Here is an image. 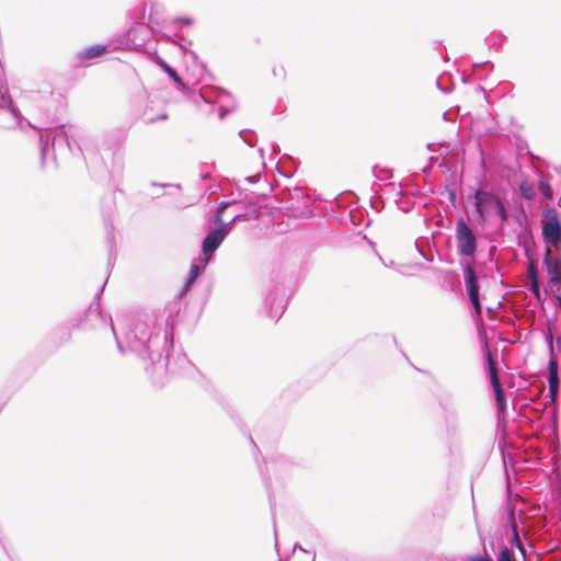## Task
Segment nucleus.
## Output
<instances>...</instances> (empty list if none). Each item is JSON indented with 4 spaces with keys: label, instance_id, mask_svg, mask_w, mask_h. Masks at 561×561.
<instances>
[{
    "label": "nucleus",
    "instance_id": "31",
    "mask_svg": "<svg viewBox=\"0 0 561 561\" xmlns=\"http://www.w3.org/2000/svg\"><path fill=\"white\" fill-rule=\"evenodd\" d=\"M173 23L174 24L182 23L185 25H191L193 23V20L191 18H178L173 21Z\"/></svg>",
    "mask_w": 561,
    "mask_h": 561
},
{
    "label": "nucleus",
    "instance_id": "35",
    "mask_svg": "<svg viewBox=\"0 0 561 561\" xmlns=\"http://www.w3.org/2000/svg\"><path fill=\"white\" fill-rule=\"evenodd\" d=\"M294 193H295L296 197H299L300 195H302V194H304V192H302V190H301V188H295V192H294Z\"/></svg>",
    "mask_w": 561,
    "mask_h": 561
},
{
    "label": "nucleus",
    "instance_id": "7",
    "mask_svg": "<svg viewBox=\"0 0 561 561\" xmlns=\"http://www.w3.org/2000/svg\"><path fill=\"white\" fill-rule=\"evenodd\" d=\"M264 307L271 319L278 320L286 308L285 289L279 285L268 289L264 297Z\"/></svg>",
    "mask_w": 561,
    "mask_h": 561
},
{
    "label": "nucleus",
    "instance_id": "27",
    "mask_svg": "<svg viewBox=\"0 0 561 561\" xmlns=\"http://www.w3.org/2000/svg\"><path fill=\"white\" fill-rule=\"evenodd\" d=\"M504 41V36L501 34H491L485 38L486 45H501Z\"/></svg>",
    "mask_w": 561,
    "mask_h": 561
},
{
    "label": "nucleus",
    "instance_id": "14",
    "mask_svg": "<svg viewBox=\"0 0 561 561\" xmlns=\"http://www.w3.org/2000/svg\"><path fill=\"white\" fill-rule=\"evenodd\" d=\"M450 561H494L491 556L488 553L485 547L483 548V553H477L467 557L466 559L458 560L457 558L450 559ZM496 561H517L514 551L507 546H501L500 551L496 557Z\"/></svg>",
    "mask_w": 561,
    "mask_h": 561
},
{
    "label": "nucleus",
    "instance_id": "21",
    "mask_svg": "<svg viewBox=\"0 0 561 561\" xmlns=\"http://www.w3.org/2000/svg\"><path fill=\"white\" fill-rule=\"evenodd\" d=\"M157 64L162 68V70L168 73V76L176 83L179 87H184L183 80L178 75V72L167 64L162 58H157Z\"/></svg>",
    "mask_w": 561,
    "mask_h": 561
},
{
    "label": "nucleus",
    "instance_id": "28",
    "mask_svg": "<svg viewBox=\"0 0 561 561\" xmlns=\"http://www.w3.org/2000/svg\"><path fill=\"white\" fill-rule=\"evenodd\" d=\"M529 290L538 299H541L540 283L539 280L530 282Z\"/></svg>",
    "mask_w": 561,
    "mask_h": 561
},
{
    "label": "nucleus",
    "instance_id": "40",
    "mask_svg": "<svg viewBox=\"0 0 561 561\" xmlns=\"http://www.w3.org/2000/svg\"><path fill=\"white\" fill-rule=\"evenodd\" d=\"M167 118V114H162L158 117V119H165Z\"/></svg>",
    "mask_w": 561,
    "mask_h": 561
},
{
    "label": "nucleus",
    "instance_id": "16",
    "mask_svg": "<svg viewBox=\"0 0 561 561\" xmlns=\"http://www.w3.org/2000/svg\"><path fill=\"white\" fill-rule=\"evenodd\" d=\"M463 279L469 299L477 300L479 297L478 277L474 268L470 264L463 266Z\"/></svg>",
    "mask_w": 561,
    "mask_h": 561
},
{
    "label": "nucleus",
    "instance_id": "41",
    "mask_svg": "<svg viewBox=\"0 0 561 561\" xmlns=\"http://www.w3.org/2000/svg\"><path fill=\"white\" fill-rule=\"evenodd\" d=\"M477 91H484V89L481 85H478Z\"/></svg>",
    "mask_w": 561,
    "mask_h": 561
},
{
    "label": "nucleus",
    "instance_id": "18",
    "mask_svg": "<svg viewBox=\"0 0 561 561\" xmlns=\"http://www.w3.org/2000/svg\"><path fill=\"white\" fill-rule=\"evenodd\" d=\"M300 536L305 540L306 543L312 546H323L324 540L320 536L319 531L312 526H304L300 529Z\"/></svg>",
    "mask_w": 561,
    "mask_h": 561
},
{
    "label": "nucleus",
    "instance_id": "30",
    "mask_svg": "<svg viewBox=\"0 0 561 561\" xmlns=\"http://www.w3.org/2000/svg\"><path fill=\"white\" fill-rule=\"evenodd\" d=\"M473 308H474V311H476V314L478 317L481 316V312H482V307H481V304H480V300H479V297L477 298V300H470Z\"/></svg>",
    "mask_w": 561,
    "mask_h": 561
},
{
    "label": "nucleus",
    "instance_id": "29",
    "mask_svg": "<svg viewBox=\"0 0 561 561\" xmlns=\"http://www.w3.org/2000/svg\"><path fill=\"white\" fill-rule=\"evenodd\" d=\"M296 550L312 554V561H316V551L313 549H306L300 543L297 542L294 545L293 552H295Z\"/></svg>",
    "mask_w": 561,
    "mask_h": 561
},
{
    "label": "nucleus",
    "instance_id": "6",
    "mask_svg": "<svg viewBox=\"0 0 561 561\" xmlns=\"http://www.w3.org/2000/svg\"><path fill=\"white\" fill-rule=\"evenodd\" d=\"M0 127L4 129L19 128L21 130H25L26 128L35 129V127L21 115L19 108L13 105L10 95H8V103L0 106Z\"/></svg>",
    "mask_w": 561,
    "mask_h": 561
},
{
    "label": "nucleus",
    "instance_id": "37",
    "mask_svg": "<svg viewBox=\"0 0 561 561\" xmlns=\"http://www.w3.org/2000/svg\"><path fill=\"white\" fill-rule=\"evenodd\" d=\"M201 178H202L203 180H207V179H209V178H210V173H208V172H207V173H203V174H201Z\"/></svg>",
    "mask_w": 561,
    "mask_h": 561
},
{
    "label": "nucleus",
    "instance_id": "10",
    "mask_svg": "<svg viewBox=\"0 0 561 561\" xmlns=\"http://www.w3.org/2000/svg\"><path fill=\"white\" fill-rule=\"evenodd\" d=\"M229 234V228L217 227L211 229L202 243V251L204 256L211 257L214 252L220 247L222 241Z\"/></svg>",
    "mask_w": 561,
    "mask_h": 561
},
{
    "label": "nucleus",
    "instance_id": "34",
    "mask_svg": "<svg viewBox=\"0 0 561 561\" xmlns=\"http://www.w3.org/2000/svg\"><path fill=\"white\" fill-rule=\"evenodd\" d=\"M442 80H443V78H439V79L437 80V87H438V89H440L443 92L448 93V92H449V90H448V89H445V88H443V87H442Z\"/></svg>",
    "mask_w": 561,
    "mask_h": 561
},
{
    "label": "nucleus",
    "instance_id": "4",
    "mask_svg": "<svg viewBox=\"0 0 561 561\" xmlns=\"http://www.w3.org/2000/svg\"><path fill=\"white\" fill-rule=\"evenodd\" d=\"M105 284L106 283H104L103 286L96 291V294L94 296V299L90 304V306L87 309V311L84 312L83 318L71 319L70 322H71L72 327H80V325H82L85 329H98V328H101V327L110 325L111 331H112L113 335L116 339L117 347H118L119 352L123 353L124 352L123 345H122V342L119 341V339H118V336L116 334V330H115V327H114V324L112 322V319L110 317L103 314L102 311H101L100 297H101V294L104 290Z\"/></svg>",
    "mask_w": 561,
    "mask_h": 561
},
{
    "label": "nucleus",
    "instance_id": "39",
    "mask_svg": "<svg viewBox=\"0 0 561 561\" xmlns=\"http://www.w3.org/2000/svg\"><path fill=\"white\" fill-rule=\"evenodd\" d=\"M194 59H197V55L194 51L188 53Z\"/></svg>",
    "mask_w": 561,
    "mask_h": 561
},
{
    "label": "nucleus",
    "instance_id": "36",
    "mask_svg": "<svg viewBox=\"0 0 561 561\" xmlns=\"http://www.w3.org/2000/svg\"><path fill=\"white\" fill-rule=\"evenodd\" d=\"M274 535H275V548L276 550L278 549V542H277V533H276V527L274 526Z\"/></svg>",
    "mask_w": 561,
    "mask_h": 561
},
{
    "label": "nucleus",
    "instance_id": "43",
    "mask_svg": "<svg viewBox=\"0 0 561 561\" xmlns=\"http://www.w3.org/2000/svg\"><path fill=\"white\" fill-rule=\"evenodd\" d=\"M110 243H111V248H112L113 247V237H111Z\"/></svg>",
    "mask_w": 561,
    "mask_h": 561
},
{
    "label": "nucleus",
    "instance_id": "13",
    "mask_svg": "<svg viewBox=\"0 0 561 561\" xmlns=\"http://www.w3.org/2000/svg\"><path fill=\"white\" fill-rule=\"evenodd\" d=\"M547 343H548L549 353H550V359H549V364H548L549 392H550L551 399L554 400L559 392L560 380H559V375H558V363L553 358V337H552L551 333H549L547 335Z\"/></svg>",
    "mask_w": 561,
    "mask_h": 561
},
{
    "label": "nucleus",
    "instance_id": "9",
    "mask_svg": "<svg viewBox=\"0 0 561 561\" xmlns=\"http://www.w3.org/2000/svg\"><path fill=\"white\" fill-rule=\"evenodd\" d=\"M150 38V27L146 24L139 23L130 27L127 32L125 45L129 49L141 50Z\"/></svg>",
    "mask_w": 561,
    "mask_h": 561
},
{
    "label": "nucleus",
    "instance_id": "17",
    "mask_svg": "<svg viewBox=\"0 0 561 561\" xmlns=\"http://www.w3.org/2000/svg\"><path fill=\"white\" fill-rule=\"evenodd\" d=\"M209 257H198L197 261H194L191 265L190 273L186 279V283L181 290L180 295H183L190 286L195 282V279L199 276V274L205 270L206 265L209 263Z\"/></svg>",
    "mask_w": 561,
    "mask_h": 561
},
{
    "label": "nucleus",
    "instance_id": "1",
    "mask_svg": "<svg viewBox=\"0 0 561 561\" xmlns=\"http://www.w3.org/2000/svg\"><path fill=\"white\" fill-rule=\"evenodd\" d=\"M129 350L141 360L147 362L153 373L178 374L184 370L190 360L173 352V325L169 319L146 314L137 319L126 334Z\"/></svg>",
    "mask_w": 561,
    "mask_h": 561
},
{
    "label": "nucleus",
    "instance_id": "32",
    "mask_svg": "<svg viewBox=\"0 0 561 561\" xmlns=\"http://www.w3.org/2000/svg\"><path fill=\"white\" fill-rule=\"evenodd\" d=\"M152 186H160V187L172 186V187L176 188L178 191L181 190V185L180 184H158V183L153 182Z\"/></svg>",
    "mask_w": 561,
    "mask_h": 561
},
{
    "label": "nucleus",
    "instance_id": "24",
    "mask_svg": "<svg viewBox=\"0 0 561 561\" xmlns=\"http://www.w3.org/2000/svg\"><path fill=\"white\" fill-rule=\"evenodd\" d=\"M239 136L249 146L253 147L255 145L256 137H255V135H254V133L252 130H250V129H242V130L239 131Z\"/></svg>",
    "mask_w": 561,
    "mask_h": 561
},
{
    "label": "nucleus",
    "instance_id": "22",
    "mask_svg": "<svg viewBox=\"0 0 561 561\" xmlns=\"http://www.w3.org/2000/svg\"><path fill=\"white\" fill-rule=\"evenodd\" d=\"M510 519H511V528H512V533H513V541L515 542L516 547L522 552V554L525 556V548H524V545L518 536V529H517V524L515 522L514 513H511Z\"/></svg>",
    "mask_w": 561,
    "mask_h": 561
},
{
    "label": "nucleus",
    "instance_id": "19",
    "mask_svg": "<svg viewBox=\"0 0 561 561\" xmlns=\"http://www.w3.org/2000/svg\"><path fill=\"white\" fill-rule=\"evenodd\" d=\"M108 47H110L108 45H93V46H90V47L81 50L78 54V58L80 60L93 59V58L99 57L102 54L106 53L108 50Z\"/></svg>",
    "mask_w": 561,
    "mask_h": 561
},
{
    "label": "nucleus",
    "instance_id": "25",
    "mask_svg": "<svg viewBox=\"0 0 561 561\" xmlns=\"http://www.w3.org/2000/svg\"><path fill=\"white\" fill-rule=\"evenodd\" d=\"M257 217H259V213L256 210H254L253 213L237 214L231 219V222H237V221H241V220H251V219H255Z\"/></svg>",
    "mask_w": 561,
    "mask_h": 561
},
{
    "label": "nucleus",
    "instance_id": "15",
    "mask_svg": "<svg viewBox=\"0 0 561 561\" xmlns=\"http://www.w3.org/2000/svg\"><path fill=\"white\" fill-rule=\"evenodd\" d=\"M543 263L549 275V283L553 286H561V260L552 255L549 248L546 251Z\"/></svg>",
    "mask_w": 561,
    "mask_h": 561
},
{
    "label": "nucleus",
    "instance_id": "2",
    "mask_svg": "<svg viewBox=\"0 0 561 561\" xmlns=\"http://www.w3.org/2000/svg\"><path fill=\"white\" fill-rule=\"evenodd\" d=\"M79 134L80 129L73 125H62L41 134L39 146L43 164H45L46 157L50 150L53 152L60 150L75 153V149H77L79 152H82V148L77 141Z\"/></svg>",
    "mask_w": 561,
    "mask_h": 561
},
{
    "label": "nucleus",
    "instance_id": "5",
    "mask_svg": "<svg viewBox=\"0 0 561 561\" xmlns=\"http://www.w3.org/2000/svg\"><path fill=\"white\" fill-rule=\"evenodd\" d=\"M457 254L461 257H473L478 249V237L473 228L459 217L455 226Z\"/></svg>",
    "mask_w": 561,
    "mask_h": 561
},
{
    "label": "nucleus",
    "instance_id": "26",
    "mask_svg": "<svg viewBox=\"0 0 561 561\" xmlns=\"http://www.w3.org/2000/svg\"><path fill=\"white\" fill-rule=\"evenodd\" d=\"M527 274L530 282L539 280L538 268L535 261L533 260L529 261Z\"/></svg>",
    "mask_w": 561,
    "mask_h": 561
},
{
    "label": "nucleus",
    "instance_id": "23",
    "mask_svg": "<svg viewBox=\"0 0 561 561\" xmlns=\"http://www.w3.org/2000/svg\"><path fill=\"white\" fill-rule=\"evenodd\" d=\"M519 192H520L522 196L528 201L533 199L536 195L534 185L528 182H523L519 185Z\"/></svg>",
    "mask_w": 561,
    "mask_h": 561
},
{
    "label": "nucleus",
    "instance_id": "11",
    "mask_svg": "<svg viewBox=\"0 0 561 561\" xmlns=\"http://www.w3.org/2000/svg\"><path fill=\"white\" fill-rule=\"evenodd\" d=\"M198 96L206 103L216 102L219 104L220 118H224L227 113L233 110V105L229 106L226 103L227 99H230V94L226 91H213L210 88H204L199 91Z\"/></svg>",
    "mask_w": 561,
    "mask_h": 561
},
{
    "label": "nucleus",
    "instance_id": "3",
    "mask_svg": "<svg viewBox=\"0 0 561 561\" xmlns=\"http://www.w3.org/2000/svg\"><path fill=\"white\" fill-rule=\"evenodd\" d=\"M474 210L480 222H485L497 217L503 225L508 220V210L504 201L496 194L484 188H478L473 193Z\"/></svg>",
    "mask_w": 561,
    "mask_h": 561
},
{
    "label": "nucleus",
    "instance_id": "12",
    "mask_svg": "<svg viewBox=\"0 0 561 561\" xmlns=\"http://www.w3.org/2000/svg\"><path fill=\"white\" fill-rule=\"evenodd\" d=\"M488 370L490 375L491 386L493 388L495 397L496 407L499 411H504L506 408V399L501 381L499 379L496 364L492 359L490 354L488 355Z\"/></svg>",
    "mask_w": 561,
    "mask_h": 561
},
{
    "label": "nucleus",
    "instance_id": "42",
    "mask_svg": "<svg viewBox=\"0 0 561 561\" xmlns=\"http://www.w3.org/2000/svg\"><path fill=\"white\" fill-rule=\"evenodd\" d=\"M277 149H278V146L277 145H273V151L276 152Z\"/></svg>",
    "mask_w": 561,
    "mask_h": 561
},
{
    "label": "nucleus",
    "instance_id": "33",
    "mask_svg": "<svg viewBox=\"0 0 561 561\" xmlns=\"http://www.w3.org/2000/svg\"><path fill=\"white\" fill-rule=\"evenodd\" d=\"M539 188H540L541 191H545V192H547V193H550V187H549V185H548L546 182H543V181H540V182H539Z\"/></svg>",
    "mask_w": 561,
    "mask_h": 561
},
{
    "label": "nucleus",
    "instance_id": "8",
    "mask_svg": "<svg viewBox=\"0 0 561 561\" xmlns=\"http://www.w3.org/2000/svg\"><path fill=\"white\" fill-rule=\"evenodd\" d=\"M542 237L546 243L552 247H558L561 242V222L553 209H548L545 213Z\"/></svg>",
    "mask_w": 561,
    "mask_h": 561
},
{
    "label": "nucleus",
    "instance_id": "20",
    "mask_svg": "<svg viewBox=\"0 0 561 561\" xmlns=\"http://www.w3.org/2000/svg\"><path fill=\"white\" fill-rule=\"evenodd\" d=\"M236 204V202H221L219 207L217 208V211H216V215L214 217V224H218L219 227H225V228H229V232L231 231L232 229V225L234 222H231V220L229 222H224L222 221V214L224 211L230 206V205H233Z\"/></svg>",
    "mask_w": 561,
    "mask_h": 561
},
{
    "label": "nucleus",
    "instance_id": "38",
    "mask_svg": "<svg viewBox=\"0 0 561 561\" xmlns=\"http://www.w3.org/2000/svg\"><path fill=\"white\" fill-rule=\"evenodd\" d=\"M259 153H260L261 158H264V149L263 148L259 149Z\"/></svg>",
    "mask_w": 561,
    "mask_h": 561
}]
</instances>
